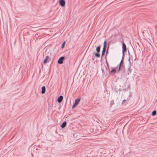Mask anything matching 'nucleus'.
<instances>
[{
    "mask_svg": "<svg viewBox=\"0 0 157 157\" xmlns=\"http://www.w3.org/2000/svg\"><path fill=\"white\" fill-rule=\"evenodd\" d=\"M96 50L97 51L96 53H95V56L97 58H99L100 57V54H99V52L100 51V46L99 45L97 48L96 49Z\"/></svg>",
    "mask_w": 157,
    "mask_h": 157,
    "instance_id": "obj_1",
    "label": "nucleus"
},
{
    "mask_svg": "<svg viewBox=\"0 0 157 157\" xmlns=\"http://www.w3.org/2000/svg\"><path fill=\"white\" fill-rule=\"evenodd\" d=\"M124 69L125 67L124 64L119 65V67L117 71V72H118L121 71H124Z\"/></svg>",
    "mask_w": 157,
    "mask_h": 157,
    "instance_id": "obj_2",
    "label": "nucleus"
},
{
    "mask_svg": "<svg viewBox=\"0 0 157 157\" xmlns=\"http://www.w3.org/2000/svg\"><path fill=\"white\" fill-rule=\"evenodd\" d=\"M122 52L124 53V52H126V47L125 44L124 42L122 44Z\"/></svg>",
    "mask_w": 157,
    "mask_h": 157,
    "instance_id": "obj_3",
    "label": "nucleus"
},
{
    "mask_svg": "<svg viewBox=\"0 0 157 157\" xmlns=\"http://www.w3.org/2000/svg\"><path fill=\"white\" fill-rule=\"evenodd\" d=\"M64 59V56H62L60 57L58 60L57 62L59 64H62L63 63V60Z\"/></svg>",
    "mask_w": 157,
    "mask_h": 157,
    "instance_id": "obj_4",
    "label": "nucleus"
},
{
    "mask_svg": "<svg viewBox=\"0 0 157 157\" xmlns=\"http://www.w3.org/2000/svg\"><path fill=\"white\" fill-rule=\"evenodd\" d=\"M59 5L62 7L64 6L65 5V2L64 0H60L59 1Z\"/></svg>",
    "mask_w": 157,
    "mask_h": 157,
    "instance_id": "obj_5",
    "label": "nucleus"
},
{
    "mask_svg": "<svg viewBox=\"0 0 157 157\" xmlns=\"http://www.w3.org/2000/svg\"><path fill=\"white\" fill-rule=\"evenodd\" d=\"M63 97L62 96V95L60 96L58 98V99H57L58 102L59 103L61 102L63 99Z\"/></svg>",
    "mask_w": 157,
    "mask_h": 157,
    "instance_id": "obj_6",
    "label": "nucleus"
},
{
    "mask_svg": "<svg viewBox=\"0 0 157 157\" xmlns=\"http://www.w3.org/2000/svg\"><path fill=\"white\" fill-rule=\"evenodd\" d=\"M101 70L102 71V73L104 75H105L107 74V67L105 66V70H104L102 68H101Z\"/></svg>",
    "mask_w": 157,
    "mask_h": 157,
    "instance_id": "obj_7",
    "label": "nucleus"
},
{
    "mask_svg": "<svg viewBox=\"0 0 157 157\" xmlns=\"http://www.w3.org/2000/svg\"><path fill=\"white\" fill-rule=\"evenodd\" d=\"M117 67L115 68H113L111 71V73L112 74L114 75L116 72H117V70H116V68H117Z\"/></svg>",
    "mask_w": 157,
    "mask_h": 157,
    "instance_id": "obj_8",
    "label": "nucleus"
},
{
    "mask_svg": "<svg viewBox=\"0 0 157 157\" xmlns=\"http://www.w3.org/2000/svg\"><path fill=\"white\" fill-rule=\"evenodd\" d=\"M48 59H49V60L50 59L49 57L48 56H46V58L44 60V61H43L44 63V64H46L48 60Z\"/></svg>",
    "mask_w": 157,
    "mask_h": 157,
    "instance_id": "obj_9",
    "label": "nucleus"
},
{
    "mask_svg": "<svg viewBox=\"0 0 157 157\" xmlns=\"http://www.w3.org/2000/svg\"><path fill=\"white\" fill-rule=\"evenodd\" d=\"M106 44L107 43L106 41H105L104 43V45L103 48V50H104L105 51H106Z\"/></svg>",
    "mask_w": 157,
    "mask_h": 157,
    "instance_id": "obj_10",
    "label": "nucleus"
},
{
    "mask_svg": "<svg viewBox=\"0 0 157 157\" xmlns=\"http://www.w3.org/2000/svg\"><path fill=\"white\" fill-rule=\"evenodd\" d=\"M42 91L41 93L42 94H44L45 93L46 91V88L45 86H43L42 87Z\"/></svg>",
    "mask_w": 157,
    "mask_h": 157,
    "instance_id": "obj_11",
    "label": "nucleus"
},
{
    "mask_svg": "<svg viewBox=\"0 0 157 157\" xmlns=\"http://www.w3.org/2000/svg\"><path fill=\"white\" fill-rule=\"evenodd\" d=\"M81 98H78L75 100V103L77 105L79 103L80 100Z\"/></svg>",
    "mask_w": 157,
    "mask_h": 157,
    "instance_id": "obj_12",
    "label": "nucleus"
},
{
    "mask_svg": "<svg viewBox=\"0 0 157 157\" xmlns=\"http://www.w3.org/2000/svg\"><path fill=\"white\" fill-rule=\"evenodd\" d=\"M67 123L66 121H64L61 125V127L62 128H64L66 125Z\"/></svg>",
    "mask_w": 157,
    "mask_h": 157,
    "instance_id": "obj_13",
    "label": "nucleus"
},
{
    "mask_svg": "<svg viewBox=\"0 0 157 157\" xmlns=\"http://www.w3.org/2000/svg\"><path fill=\"white\" fill-rule=\"evenodd\" d=\"M156 110H155L152 111V115L153 116H155L156 115Z\"/></svg>",
    "mask_w": 157,
    "mask_h": 157,
    "instance_id": "obj_14",
    "label": "nucleus"
},
{
    "mask_svg": "<svg viewBox=\"0 0 157 157\" xmlns=\"http://www.w3.org/2000/svg\"><path fill=\"white\" fill-rule=\"evenodd\" d=\"M105 52V51L104 50H102V54H101V56H103L104 55V54Z\"/></svg>",
    "mask_w": 157,
    "mask_h": 157,
    "instance_id": "obj_15",
    "label": "nucleus"
},
{
    "mask_svg": "<svg viewBox=\"0 0 157 157\" xmlns=\"http://www.w3.org/2000/svg\"><path fill=\"white\" fill-rule=\"evenodd\" d=\"M65 41H64L62 44V48H63V47H64V45H65Z\"/></svg>",
    "mask_w": 157,
    "mask_h": 157,
    "instance_id": "obj_16",
    "label": "nucleus"
},
{
    "mask_svg": "<svg viewBox=\"0 0 157 157\" xmlns=\"http://www.w3.org/2000/svg\"><path fill=\"white\" fill-rule=\"evenodd\" d=\"M121 64H124V63H123V61L122 59L121 60L120 63L119 64V65H121Z\"/></svg>",
    "mask_w": 157,
    "mask_h": 157,
    "instance_id": "obj_17",
    "label": "nucleus"
},
{
    "mask_svg": "<svg viewBox=\"0 0 157 157\" xmlns=\"http://www.w3.org/2000/svg\"><path fill=\"white\" fill-rule=\"evenodd\" d=\"M77 105L75 104V103H74V105H73L72 106V109H74L75 107Z\"/></svg>",
    "mask_w": 157,
    "mask_h": 157,
    "instance_id": "obj_18",
    "label": "nucleus"
},
{
    "mask_svg": "<svg viewBox=\"0 0 157 157\" xmlns=\"http://www.w3.org/2000/svg\"><path fill=\"white\" fill-rule=\"evenodd\" d=\"M106 63L107 64V66H108V67H109V64L106 59Z\"/></svg>",
    "mask_w": 157,
    "mask_h": 157,
    "instance_id": "obj_19",
    "label": "nucleus"
},
{
    "mask_svg": "<svg viewBox=\"0 0 157 157\" xmlns=\"http://www.w3.org/2000/svg\"><path fill=\"white\" fill-rule=\"evenodd\" d=\"M108 53V49H107V50L106 51V54H107Z\"/></svg>",
    "mask_w": 157,
    "mask_h": 157,
    "instance_id": "obj_20",
    "label": "nucleus"
},
{
    "mask_svg": "<svg viewBox=\"0 0 157 157\" xmlns=\"http://www.w3.org/2000/svg\"><path fill=\"white\" fill-rule=\"evenodd\" d=\"M126 101V100H124L123 101H122V103L123 102H124L125 101Z\"/></svg>",
    "mask_w": 157,
    "mask_h": 157,
    "instance_id": "obj_21",
    "label": "nucleus"
}]
</instances>
